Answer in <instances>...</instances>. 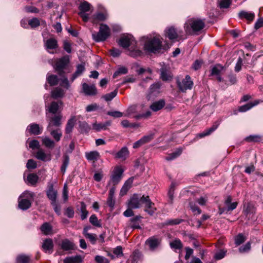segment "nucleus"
I'll return each mask as SVG.
<instances>
[{
  "label": "nucleus",
  "instance_id": "obj_1",
  "mask_svg": "<svg viewBox=\"0 0 263 263\" xmlns=\"http://www.w3.org/2000/svg\"><path fill=\"white\" fill-rule=\"evenodd\" d=\"M205 27L204 22L199 18H192L188 20L184 25L186 35L198 34Z\"/></svg>",
  "mask_w": 263,
  "mask_h": 263
},
{
  "label": "nucleus",
  "instance_id": "obj_2",
  "mask_svg": "<svg viewBox=\"0 0 263 263\" xmlns=\"http://www.w3.org/2000/svg\"><path fill=\"white\" fill-rule=\"evenodd\" d=\"M162 39L156 36L147 40L144 45V49L147 52L153 53H160L163 49Z\"/></svg>",
  "mask_w": 263,
  "mask_h": 263
},
{
  "label": "nucleus",
  "instance_id": "obj_3",
  "mask_svg": "<svg viewBox=\"0 0 263 263\" xmlns=\"http://www.w3.org/2000/svg\"><path fill=\"white\" fill-rule=\"evenodd\" d=\"M110 29L109 27L106 24H101L99 31L93 33L92 37L96 42H103L110 36Z\"/></svg>",
  "mask_w": 263,
  "mask_h": 263
},
{
  "label": "nucleus",
  "instance_id": "obj_4",
  "mask_svg": "<svg viewBox=\"0 0 263 263\" xmlns=\"http://www.w3.org/2000/svg\"><path fill=\"white\" fill-rule=\"evenodd\" d=\"M165 35L170 40L180 41L186 38L183 32L181 29H178L173 26L168 27L165 31Z\"/></svg>",
  "mask_w": 263,
  "mask_h": 263
},
{
  "label": "nucleus",
  "instance_id": "obj_5",
  "mask_svg": "<svg viewBox=\"0 0 263 263\" xmlns=\"http://www.w3.org/2000/svg\"><path fill=\"white\" fill-rule=\"evenodd\" d=\"M176 83L179 91L182 92H185L187 90L192 89L194 85L191 77L189 75H186L182 80L178 78Z\"/></svg>",
  "mask_w": 263,
  "mask_h": 263
},
{
  "label": "nucleus",
  "instance_id": "obj_6",
  "mask_svg": "<svg viewBox=\"0 0 263 263\" xmlns=\"http://www.w3.org/2000/svg\"><path fill=\"white\" fill-rule=\"evenodd\" d=\"M124 170L121 166H116L112 171L110 177L109 183L114 186L117 185L123 177Z\"/></svg>",
  "mask_w": 263,
  "mask_h": 263
},
{
  "label": "nucleus",
  "instance_id": "obj_7",
  "mask_svg": "<svg viewBox=\"0 0 263 263\" xmlns=\"http://www.w3.org/2000/svg\"><path fill=\"white\" fill-rule=\"evenodd\" d=\"M69 62V59L68 55L63 56L55 61L54 68L60 76H62L64 74V70L66 68Z\"/></svg>",
  "mask_w": 263,
  "mask_h": 263
},
{
  "label": "nucleus",
  "instance_id": "obj_8",
  "mask_svg": "<svg viewBox=\"0 0 263 263\" xmlns=\"http://www.w3.org/2000/svg\"><path fill=\"white\" fill-rule=\"evenodd\" d=\"M62 115L61 112L57 114H49L47 116V121L48 125L47 128H53L54 127H59L61 125V120Z\"/></svg>",
  "mask_w": 263,
  "mask_h": 263
},
{
  "label": "nucleus",
  "instance_id": "obj_9",
  "mask_svg": "<svg viewBox=\"0 0 263 263\" xmlns=\"http://www.w3.org/2000/svg\"><path fill=\"white\" fill-rule=\"evenodd\" d=\"M142 201V204L144 205V211L151 216L153 215L157 208L155 206V203L151 201L149 196L143 195Z\"/></svg>",
  "mask_w": 263,
  "mask_h": 263
},
{
  "label": "nucleus",
  "instance_id": "obj_10",
  "mask_svg": "<svg viewBox=\"0 0 263 263\" xmlns=\"http://www.w3.org/2000/svg\"><path fill=\"white\" fill-rule=\"evenodd\" d=\"M106 153H108L114 156L115 159H120L122 161L126 160L129 156V151L126 146L123 147L118 152L107 151Z\"/></svg>",
  "mask_w": 263,
  "mask_h": 263
},
{
  "label": "nucleus",
  "instance_id": "obj_11",
  "mask_svg": "<svg viewBox=\"0 0 263 263\" xmlns=\"http://www.w3.org/2000/svg\"><path fill=\"white\" fill-rule=\"evenodd\" d=\"M80 12L78 13L79 15L82 18L84 22H87L89 19L88 14L86 13L90 9V5L86 1L82 2L79 7Z\"/></svg>",
  "mask_w": 263,
  "mask_h": 263
},
{
  "label": "nucleus",
  "instance_id": "obj_12",
  "mask_svg": "<svg viewBox=\"0 0 263 263\" xmlns=\"http://www.w3.org/2000/svg\"><path fill=\"white\" fill-rule=\"evenodd\" d=\"M119 45L124 48H126L130 46H135L136 41L131 35H123L120 37L118 41Z\"/></svg>",
  "mask_w": 263,
  "mask_h": 263
},
{
  "label": "nucleus",
  "instance_id": "obj_13",
  "mask_svg": "<svg viewBox=\"0 0 263 263\" xmlns=\"http://www.w3.org/2000/svg\"><path fill=\"white\" fill-rule=\"evenodd\" d=\"M44 46L47 51L52 54L56 52L55 50L58 48V41L53 37H50L47 40H44Z\"/></svg>",
  "mask_w": 263,
  "mask_h": 263
},
{
  "label": "nucleus",
  "instance_id": "obj_14",
  "mask_svg": "<svg viewBox=\"0 0 263 263\" xmlns=\"http://www.w3.org/2000/svg\"><path fill=\"white\" fill-rule=\"evenodd\" d=\"M143 196L140 197L138 194H134L128 201V205L130 209H138L142 204Z\"/></svg>",
  "mask_w": 263,
  "mask_h": 263
},
{
  "label": "nucleus",
  "instance_id": "obj_15",
  "mask_svg": "<svg viewBox=\"0 0 263 263\" xmlns=\"http://www.w3.org/2000/svg\"><path fill=\"white\" fill-rule=\"evenodd\" d=\"M223 67L221 65L216 64L212 68L209 77H214L215 79L218 82L222 81L221 71L223 70Z\"/></svg>",
  "mask_w": 263,
  "mask_h": 263
},
{
  "label": "nucleus",
  "instance_id": "obj_16",
  "mask_svg": "<svg viewBox=\"0 0 263 263\" xmlns=\"http://www.w3.org/2000/svg\"><path fill=\"white\" fill-rule=\"evenodd\" d=\"M46 195L51 202L57 201L58 192L54 189L53 183L49 182L48 183Z\"/></svg>",
  "mask_w": 263,
  "mask_h": 263
},
{
  "label": "nucleus",
  "instance_id": "obj_17",
  "mask_svg": "<svg viewBox=\"0 0 263 263\" xmlns=\"http://www.w3.org/2000/svg\"><path fill=\"white\" fill-rule=\"evenodd\" d=\"M82 89L86 96H95L97 93V90L95 85H88L86 83L82 84Z\"/></svg>",
  "mask_w": 263,
  "mask_h": 263
},
{
  "label": "nucleus",
  "instance_id": "obj_18",
  "mask_svg": "<svg viewBox=\"0 0 263 263\" xmlns=\"http://www.w3.org/2000/svg\"><path fill=\"white\" fill-rule=\"evenodd\" d=\"M161 242V239L156 236L148 238L145 241V244L148 246L149 249L154 250L156 249Z\"/></svg>",
  "mask_w": 263,
  "mask_h": 263
},
{
  "label": "nucleus",
  "instance_id": "obj_19",
  "mask_svg": "<svg viewBox=\"0 0 263 263\" xmlns=\"http://www.w3.org/2000/svg\"><path fill=\"white\" fill-rule=\"evenodd\" d=\"M62 105V102L60 101H53L48 107L47 110L50 114H57L61 112L60 107Z\"/></svg>",
  "mask_w": 263,
  "mask_h": 263
},
{
  "label": "nucleus",
  "instance_id": "obj_20",
  "mask_svg": "<svg viewBox=\"0 0 263 263\" xmlns=\"http://www.w3.org/2000/svg\"><path fill=\"white\" fill-rule=\"evenodd\" d=\"M107 15L106 13L99 12L93 14L91 17V22L93 24H97L100 22H103L106 20Z\"/></svg>",
  "mask_w": 263,
  "mask_h": 263
},
{
  "label": "nucleus",
  "instance_id": "obj_21",
  "mask_svg": "<svg viewBox=\"0 0 263 263\" xmlns=\"http://www.w3.org/2000/svg\"><path fill=\"white\" fill-rule=\"evenodd\" d=\"M219 124L220 123L219 121H215L210 128L207 129L205 130L203 132L199 134L197 136L200 138H202L205 136L211 135L218 128Z\"/></svg>",
  "mask_w": 263,
  "mask_h": 263
},
{
  "label": "nucleus",
  "instance_id": "obj_22",
  "mask_svg": "<svg viewBox=\"0 0 263 263\" xmlns=\"http://www.w3.org/2000/svg\"><path fill=\"white\" fill-rule=\"evenodd\" d=\"M61 248L64 251H71L75 249V245L73 242L68 239H65L62 240L60 244Z\"/></svg>",
  "mask_w": 263,
  "mask_h": 263
},
{
  "label": "nucleus",
  "instance_id": "obj_23",
  "mask_svg": "<svg viewBox=\"0 0 263 263\" xmlns=\"http://www.w3.org/2000/svg\"><path fill=\"white\" fill-rule=\"evenodd\" d=\"M35 156L37 159L43 161H49L51 159V155L50 154H46L42 149H40L36 153Z\"/></svg>",
  "mask_w": 263,
  "mask_h": 263
},
{
  "label": "nucleus",
  "instance_id": "obj_24",
  "mask_svg": "<svg viewBox=\"0 0 263 263\" xmlns=\"http://www.w3.org/2000/svg\"><path fill=\"white\" fill-rule=\"evenodd\" d=\"M42 248L46 253H51L53 248L52 240L50 238L46 239L43 243Z\"/></svg>",
  "mask_w": 263,
  "mask_h": 263
},
{
  "label": "nucleus",
  "instance_id": "obj_25",
  "mask_svg": "<svg viewBox=\"0 0 263 263\" xmlns=\"http://www.w3.org/2000/svg\"><path fill=\"white\" fill-rule=\"evenodd\" d=\"M18 206L19 208L23 210H26L28 209L31 205V201L28 199L21 198L20 196L18 198Z\"/></svg>",
  "mask_w": 263,
  "mask_h": 263
},
{
  "label": "nucleus",
  "instance_id": "obj_26",
  "mask_svg": "<svg viewBox=\"0 0 263 263\" xmlns=\"http://www.w3.org/2000/svg\"><path fill=\"white\" fill-rule=\"evenodd\" d=\"M27 130L30 134L38 135L42 133V128L40 127L39 124L32 123L28 126Z\"/></svg>",
  "mask_w": 263,
  "mask_h": 263
},
{
  "label": "nucleus",
  "instance_id": "obj_27",
  "mask_svg": "<svg viewBox=\"0 0 263 263\" xmlns=\"http://www.w3.org/2000/svg\"><path fill=\"white\" fill-rule=\"evenodd\" d=\"M86 158L89 161L95 162L100 158V154L96 151L85 153Z\"/></svg>",
  "mask_w": 263,
  "mask_h": 263
},
{
  "label": "nucleus",
  "instance_id": "obj_28",
  "mask_svg": "<svg viewBox=\"0 0 263 263\" xmlns=\"http://www.w3.org/2000/svg\"><path fill=\"white\" fill-rule=\"evenodd\" d=\"M161 78L164 81H170L172 79L170 69L165 66L161 69Z\"/></svg>",
  "mask_w": 263,
  "mask_h": 263
},
{
  "label": "nucleus",
  "instance_id": "obj_29",
  "mask_svg": "<svg viewBox=\"0 0 263 263\" xmlns=\"http://www.w3.org/2000/svg\"><path fill=\"white\" fill-rule=\"evenodd\" d=\"M47 130L50 132L51 136L56 142H59L62 136V133L60 128L53 129V128H47Z\"/></svg>",
  "mask_w": 263,
  "mask_h": 263
},
{
  "label": "nucleus",
  "instance_id": "obj_30",
  "mask_svg": "<svg viewBox=\"0 0 263 263\" xmlns=\"http://www.w3.org/2000/svg\"><path fill=\"white\" fill-rule=\"evenodd\" d=\"M76 122V118L75 116H72L67 121L65 127V133L66 134H70L75 125Z\"/></svg>",
  "mask_w": 263,
  "mask_h": 263
},
{
  "label": "nucleus",
  "instance_id": "obj_31",
  "mask_svg": "<svg viewBox=\"0 0 263 263\" xmlns=\"http://www.w3.org/2000/svg\"><path fill=\"white\" fill-rule=\"evenodd\" d=\"M165 104V103L164 100H160L154 102L150 106V108L154 111H157L161 109L164 106Z\"/></svg>",
  "mask_w": 263,
  "mask_h": 263
},
{
  "label": "nucleus",
  "instance_id": "obj_32",
  "mask_svg": "<svg viewBox=\"0 0 263 263\" xmlns=\"http://www.w3.org/2000/svg\"><path fill=\"white\" fill-rule=\"evenodd\" d=\"M239 17L241 19L245 18L249 22H252L254 18L255 15L253 13L241 11L239 13Z\"/></svg>",
  "mask_w": 263,
  "mask_h": 263
},
{
  "label": "nucleus",
  "instance_id": "obj_33",
  "mask_svg": "<svg viewBox=\"0 0 263 263\" xmlns=\"http://www.w3.org/2000/svg\"><path fill=\"white\" fill-rule=\"evenodd\" d=\"M82 260V258L80 255H76L66 257L63 260V263H81Z\"/></svg>",
  "mask_w": 263,
  "mask_h": 263
},
{
  "label": "nucleus",
  "instance_id": "obj_34",
  "mask_svg": "<svg viewBox=\"0 0 263 263\" xmlns=\"http://www.w3.org/2000/svg\"><path fill=\"white\" fill-rule=\"evenodd\" d=\"M141 218L142 217L141 216L137 215L130 219V227L133 229H141L140 221Z\"/></svg>",
  "mask_w": 263,
  "mask_h": 263
},
{
  "label": "nucleus",
  "instance_id": "obj_35",
  "mask_svg": "<svg viewBox=\"0 0 263 263\" xmlns=\"http://www.w3.org/2000/svg\"><path fill=\"white\" fill-rule=\"evenodd\" d=\"M40 229L44 235H48L51 234L52 227L49 222H45L41 226Z\"/></svg>",
  "mask_w": 263,
  "mask_h": 263
},
{
  "label": "nucleus",
  "instance_id": "obj_36",
  "mask_svg": "<svg viewBox=\"0 0 263 263\" xmlns=\"http://www.w3.org/2000/svg\"><path fill=\"white\" fill-rule=\"evenodd\" d=\"M47 82L50 86H55L58 84L59 79L56 75L48 74L46 78Z\"/></svg>",
  "mask_w": 263,
  "mask_h": 263
},
{
  "label": "nucleus",
  "instance_id": "obj_37",
  "mask_svg": "<svg viewBox=\"0 0 263 263\" xmlns=\"http://www.w3.org/2000/svg\"><path fill=\"white\" fill-rule=\"evenodd\" d=\"M64 95V90L59 87H56L51 91V97L53 99L62 98Z\"/></svg>",
  "mask_w": 263,
  "mask_h": 263
},
{
  "label": "nucleus",
  "instance_id": "obj_38",
  "mask_svg": "<svg viewBox=\"0 0 263 263\" xmlns=\"http://www.w3.org/2000/svg\"><path fill=\"white\" fill-rule=\"evenodd\" d=\"M30 260V256L25 254L18 255L16 258V263H29Z\"/></svg>",
  "mask_w": 263,
  "mask_h": 263
},
{
  "label": "nucleus",
  "instance_id": "obj_39",
  "mask_svg": "<svg viewBox=\"0 0 263 263\" xmlns=\"http://www.w3.org/2000/svg\"><path fill=\"white\" fill-rule=\"evenodd\" d=\"M27 179L31 185L34 186L38 181L39 177L34 173H31L27 176Z\"/></svg>",
  "mask_w": 263,
  "mask_h": 263
},
{
  "label": "nucleus",
  "instance_id": "obj_40",
  "mask_svg": "<svg viewBox=\"0 0 263 263\" xmlns=\"http://www.w3.org/2000/svg\"><path fill=\"white\" fill-rule=\"evenodd\" d=\"M182 152V148H177L175 152L168 154L165 159L167 161L172 160L179 157L181 154Z\"/></svg>",
  "mask_w": 263,
  "mask_h": 263
},
{
  "label": "nucleus",
  "instance_id": "obj_41",
  "mask_svg": "<svg viewBox=\"0 0 263 263\" xmlns=\"http://www.w3.org/2000/svg\"><path fill=\"white\" fill-rule=\"evenodd\" d=\"M170 245L172 249L176 250H180L183 248V244L179 239H175L170 242Z\"/></svg>",
  "mask_w": 263,
  "mask_h": 263
},
{
  "label": "nucleus",
  "instance_id": "obj_42",
  "mask_svg": "<svg viewBox=\"0 0 263 263\" xmlns=\"http://www.w3.org/2000/svg\"><path fill=\"white\" fill-rule=\"evenodd\" d=\"M258 103L259 102L258 101H255L254 103H249L241 106L239 108V111L240 112H245L251 109L254 106L258 104Z\"/></svg>",
  "mask_w": 263,
  "mask_h": 263
},
{
  "label": "nucleus",
  "instance_id": "obj_43",
  "mask_svg": "<svg viewBox=\"0 0 263 263\" xmlns=\"http://www.w3.org/2000/svg\"><path fill=\"white\" fill-rule=\"evenodd\" d=\"M63 163L61 167V171L63 174H64V173L66 171V168L67 166L68 165L69 162V157L67 154H64L63 156Z\"/></svg>",
  "mask_w": 263,
  "mask_h": 263
},
{
  "label": "nucleus",
  "instance_id": "obj_44",
  "mask_svg": "<svg viewBox=\"0 0 263 263\" xmlns=\"http://www.w3.org/2000/svg\"><path fill=\"white\" fill-rule=\"evenodd\" d=\"M42 143L45 147L52 148L55 146L54 142L48 137H45L42 139Z\"/></svg>",
  "mask_w": 263,
  "mask_h": 263
},
{
  "label": "nucleus",
  "instance_id": "obj_45",
  "mask_svg": "<svg viewBox=\"0 0 263 263\" xmlns=\"http://www.w3.org/2000/svg\"><path fill=\"white\" fill-rule=\"evenodd\" d=\"M245 140L248 142H259L262 140V137L259 135H250L247 137Z\"/></svg>",
  "mask_w": 263,
  "mask_h": 263
},
{
  "label": "nucleus",
  "instance_id": "obj_46",
  "mask_svg": "<svg viewBox=\"0 0 263 263\" xmlns=\"http://www.w3.org/2000/svg\"><path fill=\"white\" fill-rule=\"evenodd\" d=\"M89 222L96 227L100 228L102 227L101 220H99L97 216L95 214L92 215L89 218Z\"/></svg>",
  "mask_w": 263,
  "mask_h": 263
},
{
  "label": "nucleus",
  "instance_id": "obj_47",
  "mask_svg": "<svg viewBox=\"0 0 263 263\" xmlns=\"http://www.w3.org/2000/svg\"><path fill=\"white\" fill-rule=\"evenodd\" d=\"M28 24L31 28H35L41 25L40 20L36 17H33L28 21Z\"/></svg>",
  "mask_w": 263,
  "mask_h": 263
},
{
  "label": "nucleus",
  "instance_id": "obj_48",
  "mask_svg": "<svg viewBox=\"0 0 263 263\" xmlns=\"http://www.w3.org/2000/svg\"><path fill=\"white\" fill-rule=\"evenodd\" d=\"M81 218L82 220L85 219L88 216V212L86 209V205L84 202H81Z\"/></svg>",
  "mask_w": 263,
  "mask_h": 263
},
{
  "label": "nucleus",
  "instance_id": "obj_49",
  "mask_svg": "<svg viewBox=\"0 0 263 263\" xmlns=\"http://www.w3.org/2000/svg\"><path fill=\"white\" fill-rule=\"evenodd\" d=\"M184 220L180 218H176L174 219H170L167 221H166L165 222L163 223V226H173V225H177L179 224L182 222H183Z\"/></svg>",
  "mask_w": 263,
  "mask_h": 263
},
{
  "label": "nucleus",
  "instance_id": "obj_50",
  "mask_svg": "<svg viewBox=\"0 0 263 263\" xmlns=\"http://www.w3.org/2000/svg\"><path fill=\"white\" fill-rule=\"evenodd\" d=\"M246 237L242 233L238 234L235 238V242L237 246H239L244 242L246 240Z\"/></svg>",
  "mask_w": 263,
  "mask_h": 263
},
{
  "label": "nucleus",
  "instance_id": "obj_51",
  "mask_svg": "<svg viewBox=\"0 0 263 263\" xmlns=\"http://www.w3.org/2000/svg\"><path fill=\"white\" fill-rule=\"evenodd\" d=\"M35 194L34 193L26 191L24 193H23L20 196L21 198H23L24 199H28L30 201L33 200Z\"/></svg>",
  "mask_w": 263,
  "mask_h": 263
},
{
  "label": "nucleus",
  "instance_id": "obj_52",
  "mask_svg": "<svg viewBox=\"0 0 263 263\" xmlns=\"http://www.w3.org/2000/svg\"><path fill=\"white\" fill-rule=\"evenodd\" d=\"M84 236L86 237V238L89 240L92 245H95L96 243L98 240L97 236L96 234L93 233H89L85 234Z\"/></svg>",
  "mask_w": 263,
  "mask_h": 263
},
{
  "label": "nucleus",
  "instance_id": "obj_53",
  "mask_svg": "<svg viewBox=\"0 0 263 263\" xmlns=\"http://www.w3.org/2000/svg\"><path fill=\"white\" fill-rule=\"evenodd\" d=\"M117 93H118V90H117V89H116L114 91L111 92L110 93H107L105 95H103L102 96V98L106 101H110L117 96Z\"/></svg>",
  "mask_w": 263,
  "mask_h": 263
},
{
  "label": "nucleus",
  "instance_id": "obj_54",
  "mask_svg": "<svg viewBox=\"0 0 263 263\" xmlns=\"http://www.w3.org/2000/svg\"><path fill=\"white\" fill-rule=\"evenodd\" d=\"M190 206L191 209L195 214H200L201 213V210L193 202H190Z\"/></svg>",
  "mask_w": 263,
  "mask_h": 263
},
{
  "label": "nucleus",
  "instance_id": "obj_55",
  "mask_svg": "<svg viewBox=\"0 0 263 263\" xmlns=\"http://www.w3.org/2000/svg\"><path fill=\"white\" fill-rule=\"evenodd\" d=\"M231 2L232 0H218L219 7L221 8H228L230 6Z\"/></svg>",
  "mask_w": 263,
  "mask_h": 263
},
{
  "label": "nucleus",
  "instance_id": "obj_56",
  "mask_svg": "<svg viewBox=\"0 0 263 263\" xmlns=\"http://www.w3.org/2000/svg\"><path fill=\"white\" fill-rule=\"evenodd\" d=\"M128 72L127 68L125 67L119 68L114 74L113 78H115L120 74L127 73Z\"/></svg>",
  "mask_w": 263,
  "mask_h": 263
},
{
  "label": "nucleus",
  "instance_id": "obj_57",
  "mask_svg": "<svg viewBox=\"0 0 263 263\" xmlns=\"http://www.w3.org/2000/svg\"><path fill=\"white\" fill-rule=\"evenodd\" d=\"M227 253V250H220L216 252L214 256L215 260H220L223 258Z\"/></svg>",
  "mask_w": 263,
  "mask_h": 263
},
{
  "label": "nucleus",
  "instance_id": "obj_58",
  "mask_svg": "<svg viewBox=\"0 0 263 263\" xmlns=\"http://www.w3.org/2000/svg\"><path fill=\"white\" fill-rule=\"evenodd\" d=\"M64 214L69 218L73 217L74 215V210L72 207L69 206L65 209Z\"/></svg>",
  "mask_w": 263,
  "mask_h": 263
},
{
  "label": "nucleus",
  "instance_id": "obj_59",
  "mask_svg": "<svg viewBox=\"0 0 263 263\" xmlns=\"http://www.w3.org/2000/svg\"><path fill=\"white\" fill-rule=\"evenodd\" d=\"M85 68L84 64H79L77 66V70L74 73L79 76L85 71Z\"/></svg>",
  "mask_w": 263,
  "mask_h": 263
},
{
  "label": "nucleus",
  "instance_id": "obj_60",
  "mask_svg": "<svg viewBox=\"0 0 263 263\" xmlns=\"http://www.w3.org/2000/svg\"><path fill=\"white\" fill-rule=\"evenodd\" d=\"M95 259L97 263H109L108 259L100 255H97Z\"/></svg>",
  "mask_w": 263,
  "mask_h": 263
},
{
  "label": "nucleus",
  "instance_id": "obj_61",
  "mask_svg": "<svg viewBox=\"0 0 263 263\" xmlns=\"http://www.w3.org/2000/svg\"><path fill=\"white\" fill-rule=\"evenodd\" d=\"M26 167L28 169H34L37 167L36 162L33 159H29L27 161Z\"/></svg>",
  "mask_w": 263,
  "mask_h": 263
},
{
  "label": "nucleus",
  "instance_id": "obj_62",
  "mask_svg": "<svg viewBox=\"0 0 263 263\" xmlns=\"http://www.w3.org/2000/svg\"><path fill=\"white\" fill-rule=\"evenodd\" d=\"M154 134H150L148 135L144 136L142 138H141L143 143L145 144L146 143L149 142L151 141L152 139H154Z\"/></svg>",
  "mask_w": 263,
  "mask_h": 263
},
{
  "label": "nucleus",
  "instance_id": "obj_63",
  "mask_svg": "<svg viewBox=\"0 0 263 263\" xmlns=\"http://www.w3.org/2000/svg\"><path fill=\"white\" fill-rule=\"evenodd\" d=\"M106 128V125L102 123H95L93 124V129L99 131L101 129H105Z\"/></svg>",
  "mask_w": 263,
  "mask_h": 263
},
{
  "label": "nucleus",
  "instance_id": "obj_64",
  "mask_svg": "<svg viewBox=\"0 0 263 263\" xmlns=\"http://www.w3.org/2000/svg\"><path fill=\"white\" fill-rule=\"evenodd\" d=\"M63 48L68 53L71 52V46L69 41H65L63 42Z\"/></svg>",
  "mask_w": 263,
  "mask_h": 263
}]
</instances>
